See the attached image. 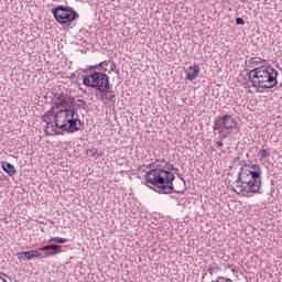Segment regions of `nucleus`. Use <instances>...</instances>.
Wrapping results in <instances>:
<instances>
[{"mask_svg": "<svg viewBox=\"0 0 282 282\" xmlns=\"http://www.w3.org/2000/svg\"><path fill=\"white\" fill-rule=\"evenodd\" d=\"M68 100L69 97L65 93L59 94L55 98L54 106L59 111L54 116V126L56 129H61V131H65L66 133H76L80 131L83 122L80 121L78 111L69 105Z\"/></svg>", "mask_w": 282, "mask_h": 282, "instance_id": "1", "label": "nucleus"}, {"mask_svg": "<svg viewBox=\"0 0 282 282\" xmlns=\"http://www.w3.org/2000/svg\"><path fill=\"white\" fill-rule=\"evenodd\" d=\"M263 171L257 164H245L238 173V178L232 185V191L243 197L261 195V175Z\"/></svg>", "mask_w": 282, "mask_h": 282, "instance_id": "2", "label": "nucleus"}, {"mask_svg": "<svg viewBox=\"0 0 282 282\" xmlns=\"http://www.w3.org/2000/svg\"><path fill=\"white\" fill-rule=\"evenodd\" d=\"M279 72L272 66H259L248 73L249 83L260 89H272L279 85Z\"/></svg>", "mask_w": 282, "mask_h": 282, "instance_id": "3", "label": "nucleus"}, {"mask_svg": "<svg viewBox=\"0 0 282 282\" xmlns=\"http://www.w3.org/2000/svg\"><path fill=\"white\" fill-rule=\"evenodd\" d=\"M175 175L166 170L154 169L148 171L145 174V182L152 184L156 188H160L163 195H171V193L180 194L182 191H175L173 187V181Z\"/></svg>", "mask_w": 282, "mask_h": 282, "instance_id": "4", "label": "nucleus"}, {"mask_svg": "<svg viewBox=\"0 0 282 282\" xmlns=\"http://www.w3.org/2000/svg\"><path fill=\"white\" fill-rule=\"evenodd\" d=\"M237 129V120L231 115H221L214 121V131H217L221 140H226L235 133Z\"/></svg>", "mask_w": 282, "mask_h": 282, "instance_id": "5", "label": "nucleus"}, {"mask_svg": "<svg viewBox=\"0 0 282 282\" xmlns=\"http://www.w3.org/2000/svg\"><path fill=\"white\" fill-rule=\"evenodd\" d=\"M83 85L98 89L100 94H107L111 89V83L109 82V75L100 72H95L83 79Z\"/></svg>", "mask_w": 282, "mask_h": 282, "instance_id": "6", "label": "nucleus"}, {"mask_svg": "<svg viewBox=\"0 0 282 282\" xmlns=\"http://www.w3.org/2000/svg\"><path fill=\"white\" fill-rule=\"evenodd\" d=\"M53 15L57 23L65 25V23H72L78 18V13L74 11V9L69 7L58 6L55 10H53Z\"/></svg>", "mask_w": 282, "mask_h": 282, "instance_id": "7", "label": "nucleus"}, {"mask_svg": "<svg viewBox=\"0 0 282 282\" xmlns=\"http://www.w3.org/2000/svg\"><path fill=\"white\" fill-rule=\"evenodd\" d=\"M40 251H46L48 257H52L54 254H58V252H63V247L61 246H44L42 248H39Z\"/></svg>", "mask_w": 282, "mask_h": 282, "instance_id": "8", "label": "nucleus"}, {"mask_svg": "<svg viewBox=\"0 0 282 282\" xmlns=\"http://www.w3.org/2000/svg\"><path fill=\"white\" fill-rule=\"evenodd\" d=\"M199 76V65L193 64L192 66L188 67L186 78L187 80H195Z\"/></svg>", "mask_w": 282, "mask_h": 282, "instance_id": "9", "label": "nucleus"}, {"mask_svg": "<svg viewBox=\"0 0 282 282\" xmlns=\"http://www.w3.org/2000/svg\"><path fill=\"white\" fill-rule=\"evenodd\" d=\"M41 250H31V251H23V252H20V253H18V257H19V259H23V257H24V259H28V260H30V259H34V257H41V252H40Z\"/></svg>", "mask_w": 282, "mask_h": 282, "instance_id": "10", "label": "nucleus"}, {"mask_svg": "<svg viewBox=\"0 0 282 282\" xmlns=\"http://www.w3.org/2000/svg\"><path fill=\"white\" fill-rule=\"evenodd\" d=\"M2 169L8 175H14V173H17V167H14L10 162H2Z\"/></svg>", "mask_w": 282, "mask_h": 282, "instance_id": "11", "label": "nucleus"}, {"mask_svg": "<svg viewBox=\"0 0 282 282\" xmlns=\"http://www.w3.org/2000/svg\"><path fill=\"white\" fill-rule=\"evenodd\" d=\"M42 120L43 122H45L46 124V129H52L54 127V117L45 113L43 117H42Z\"/></svg>", "mask_w": 282, "mask_h": 282, "instance_id": "12", "label": "nucleus"}, {"mask_svg": "<svg viewBox=\"0 0 282 282\" xmlns=\"http://www.w3.org/2000/svg\"><path fill=\"white\" fill-rule=\"evenodd\" d=\"M251 67H257V65H261V63H265V59L261 57H251L247 62Z\"/></svg>", "mask_w": 282, "mask_h": 282, "instance_id": "13", "label": "nucleus"}, {"mask_svg": "<svg viewBox=\"0 0 282 282\" xmlns=\"http://www.w3.org/2000/svg\"><path fill=\"white\" fill-rule=\"evenodd\" d=\"M50 242L54 241V243H67L66 238L53 237L48 240Z\"/></svg>", "mask_w": 282, "mask_h": 282, "instance_id": "14", "label": "nucleus"}, {"mask_svg": "<svg viewBox=\"0 0 282 282\" xmlns=\"http://www.w3.org/2000/svg\"><path fill=\"white\" fill-rule=\"evenodd\" d=\"M167 162H166V160H164V159H162V160H155L153 163H152V165L153 166H155L156 169H161V166H162V164H166ZM152 165H150V166H152Z\"/></svg>", "mask_w": 282, "mask_h": 282, "instance_id": "15", "label": "nucleus"}, {"mask_svg": "<svg viewBox=\"0 0 282 282\" xmlns=\"http://www.w3.org/2000/svg\"><path fill=\"white\" fill-rule=\"evenodd\" d=\"M166 166H167V171H174V173H177V167H175V165L173 164H170V163H166Z\"/></svg>", "mask_w": 282, "mask_h": 282, "instance_id": "16", "label": "nucleus"}, {"mask_svg": "<svg viewBox=\"0 0 282 282\" xmlns=\"http://www.w3.org/2000/svg\"><path fill=\"white\" fill-rule=\"evenodd\" d=\"M236 24L237 25H246V21L243 20V18H237L236 19Z\"/></svg>", "mask_w": 282, "mask_h": 282, "instance_id": "17", "label": "nucleus"}, {"mask_svg": "<svg viewBox=\"0 0 282 282\" xmlns=\"http://www.w3.org/2000/svg\"><path fill=\"white\" fill-rule=\"evenodd\" d=\"M216 281H217V282H234L232 280L226 279V278H224V276H218Z\"/></svg>", "mask_w": 282, "mask_h": 282, "instance_id": "18", "label": "nucleus"}, {"mask_svg": "<svg viewBox=\"0 0 282 282\" xmlns=\"http://www.w3.org/2000/svg\"><path fill=\"white\" fill-rule=\"evenodd\" d=\"M113 98H116V94H113V91H109V95L107 96V100L111 102L113 101Z\"/></svg>", "mask_w": 282, "mask_h": 282, "instance_id": "19", "label": "nucleus"}, {"mask_svg": "<svg viewBox=\"0 0 282 282\" xmlns=\"http://www.w3.org/2000/svg\"><path fill=\"white\" fill-rule=\"evenodd\" d=\"M54 109H56L55 105L46 112V115L51 117H55L56 115H54Z\"/></svg>", "mask_w": 282, "mask_h": 282, "instance_id": "20", "label": "nucleus"}, {"mask_svg": "<svg viewBox=\"0 0 282 282\" xmlns=\"http://www.w3.org/2000/svg\"><path fill=\"white\" fill-rule=\"evenodd\" d=\"M261 158H270V154H269L268 150H262L261 151Z\"/></svg>", "mask_w": 282, "mask_h": 282, "instance_id": "21", "label": "nucleus"}, {"mask_svg": "<svg viewBox=\"0 0 282 282\" xmlns=\"http://www.w3.org/2000/svg\"><path fill=\"white\" fill-rule=\"evenodd\" d=\"M90 153H91L93 158H98V150H96V149L90 150Z\"/></svg>", "mask_w": 282, "mask_h": 282, "instance_id": "22", "label": "nucleus"}, {"mask_svg": "<svg viewBox=\"0 0 282 282\" xmlns=\"http://www.w3.org/2000/svg\"><path fill=\"white\" fill-rule=\"evenodd\" d=\"M40 257H42L43 259H45V257H50V253H47V251H44L42 254L40 253Z\"/></svg>", "mask_w": 282, "mask_h": 282, "instance_id": "23", "label": "nucleus"}, {"mask_svg": "<svg viewBox=\"0 0 282 282\" xmlns=\"http://www.w3.org/2000/svg\"><path fill=\"white\" fill-rule=\"evenodd\" d=\"M216 147H217L218 149L221 148V147H224V142H223V141L216 142Z\"/></svg>", "mask_w": 282, "mask_h": 282, "instance_id": "24", "label": "nucleus"}, {"mask_svg": "<svg viewBox=\"0 0 282 282\" xmlns=\"http://www.w3.org/2000/svg\"><path fill=\"white\" fill-rule=\"evenodd\" d=\"M102 65H109V63H107V62H101V63L97 64V67H102Z\"/></svg>", "mask_w": 282, "mask_h": 282, "instance_id": "25", "label": "nucleus"}, {"mask_svg": "<svg viewBox=\"0 0 282 282\" xmlns=\"http://www.w3.org/2000/svg\"><path fill=\"white\" fill-rule=\"evenodd\" d=\"M178 180H181L183 182V184H186V182L184 181V177L182 176V174H177Z\"/></svg>", "mask_w": 282, "mask_h": 282, "instance_id": "26", "label": "nucleus"}, {"mask_svg": "<svg viewBox=\"0 0 282 282\" xmlns=\"http://www.w3.org/2000/svg\"><path fill=\"white\" fill-rule=\"evenodd\" d=\"M207 271L209 272V274H213L215 272V268H208Z\"/></svg>", "mask_w": 282, "mask_h": 282, "instance_id": "27", "label": "nucleus"}, {"mask_svg": "<svg viewBox=\"0 0 282 282\" xmlns=\"http://www.w3.org/2000/svg\"><path fill=\"white\" fill-rule=\"evenodd\" d=\"M99 66L98 65H95V66H90V69H98Z\"/></svg>", "mask_w": 282, "mask_h": 282, "instance_id": "28", "label": "nucleus"}, {"mask_svg": "<svg viewBox=\"0 0 282 282\" xmlns=\"http://www.w3.org/2000/svg\"><path fill=\"white\" fill-rule=\"evenodd\" d=\"M0 282H8L3 276H0Z\"/></svg>", "mask_w": 282, "mask_h": 282, "instance_id": "29", "label": "nucleus"}, {"mask_svg": "<svg viewBox=\"0 0 282 282\" xmlns=\"http://www.w3.org/2000/svg\"><path fill=\"white\" fill-rule=\"evenodd\" d=\"M77 102H80V105H85V101L83 99H78Z\"/></svg>", "mask_w": 282, "mask_h": 282, "instance_id": "30", "label": "nucleus"}, {"mask_svg": "<svg viewBox=\"0 0 282 282\" xmlns=\"http://www.w3.org/2000/svg\"><path fill=\"white\" fill-rule=\"evenodd\" d=\"M212 282H218V281L216 280V281H212Z\"/></svg>", "mask_w": 282, "mask_h": 282, "instance_id": "31", "label": "nucleus"}]
</instances>
